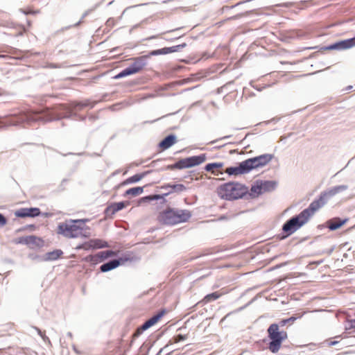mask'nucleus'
Masks as SVG:
<instances>
[{"label": "nucleus", "mask_w": 355, "mask_h": 355, "mask_svg": "<svg viewBox=\"0 0 355 355\" xmlns=\"http://www.w3.org/2000/svg\"><path fill=\"white\" fill-rule=\"evenodd\" d=\"M60 107L63 110L66 111V114L64 116H60L59 114L49 109H46L41 112H26V114L28 117L33 118L34 120H33L32 125L35 122L41 121L42 123H47L55 120H60L62 118L70 119L75 117L76 119L80 121H85L86 119L85 116H81L76 112H73L69 109V107H67L64 105H60Z\"/></svg>", "instance_id": "f03ea898"}, {"label": "nucleus", "mask_w": 355, "mask_h": 355, "mask_svg": "<svg viewBox=\"0 0 355 355\" xmlns=\"http://www.w3.org/2000/svg\"><path fill=\"white\" fill-rule=\"evenodd\" d=\"M326 342L327 343V345L329 346H334V345H337L339 343V341H337V340H334V341L326 340Z\"/></svg>", "instance_id": "a18cd8bd"}, {"label": "nucleus", "mask_w": 355, "mask_h": 355, "mask_svg": "<svg viewBox=\"0 0 355 355\" xmlns=\"http://www.w3.org/2000/svg\"><path fill=\"white\" fill-rule=\"evenodd\" d=\"M101 259L103 261L107 259L109 257H113L116 255V252L113 250H105L99 252Z\"/></svg>", "instance_id": "f704fd0d"}, {"label": "nucleus", "mask_w": 355, "mask_h": 355, "mask_svg": "<svg viewBox=\"0 0 355 355\" xmlns=\"http://www.w3.org/2000/svg\"><path fill=\"white\" fill-rule=\"evenodd\" d=\"M7 222V218L3 216V214L0 213V227H3L5 225H6Z\"/></svg>", "instance_id": "37998d69"}, {"label": "nucleus", "mask_w": 355, "mask_h": 355, "mask_svg": "<svg viewBox=\"0 0 355 355\" xmlns=\"http://www.w3.org/2000/svg\"><path fill=\"white\" fill-rule=\"evenodd\" d=\"M89 246L93 248H97V245H101L103 243V240L101 239H92L89 241Z\"/></svg>", "instance_id": "ea45409f"}, {"label": "nucleus", "mask_w": 355, "mask_h": 355, "mask_svg": "<svg viewBox=\"0 0 355 355\" xmlns=\"http://www.w3.org/2000/svg\"><path fill=\"white\" fill-rule=\"evenodd\" d=\"M82 102H83V106H85V107H89L90 108H93L94 107L95 104H96L95 102H91L88 99L85 100V101H83Z\"/></svg>", "instance_id": "79ce46f5"}, {"label": "nucleus", "mask_w": 355, "mask_h": 355, "mask_svg": "<svg viewBox=\"0 0 355 355\" xmlns=\"http://www.w3.org/2000/svg\"><path fill=\"white\" fill-rule=\"evenodd\" d=\"M157 161L152 162L151 164H154Z\"/></svg>", "instance_id": "5fc2aeb1"}, {"label": "nucleus", "mask_w": 355, "mask_h": 355, "mask_svg": "<svg viewBox=\"0 0 355 355\" xmlns=\"http://www.w3.org/2000/svg\"><path fill=\"white\" fill-rule=\"evenodd\" d=\"M67 336H68L69 337H70L71 338H72V336H72V334H71V332H68V333H67Z\"/></svg>", "instance_id": "8fccbe9b"}, {"label": "nucleus", "mask_w": 355, "mask_h": 355, "mask_svg": "<svg viewBox=\"0 0 355 355\" xmlns=\"http://www.w3.org/2000/svg\"><path fill=\"white\" fill-rule=\"evenodd\" d=\"M355 329V318L354 319H347L346 325L345 329L346 331Z\"/></svg>", "instance_id": "58836bf2"}, {"label": "nucleus", "mask_w": 355, "mask_h": 355, "mask_svg": "<svg viewBox=\"0 0 355 355\" xmlns=\"http://www.w3.org/2000/svg\"><path fill=\"white\" fill-rule=\"evenodd\" d=\"M51 67H52V68H55V67H56V66H55V64H52L51 65Z\"/></svg>", "instance_id": "603ef678"}, {"label": "nucleus", "mask_w": 355, "mask_h": 355, "mask_svg": "<svg viewBox=\"0 0 355 355\" xmlns=\"http://www.w3.org/2000/svg\"><path fill=\"white\" fill-rule=\"evenodd\" d=\"M272 157L273 155L271 154H263L247 159L246 161L251 171L252 169L264 166L272 160Z\"/></svg>", "instance_id": "f8f14e48"}, {"label": "nucleus", "mask_w": 355, "mask_h": 355, "mask_svg": "<svg viewBox=\"0 0 355 355\" xmlns=\"http://www.w3.org/2000/svg\"><path fill=\"white\" fill-rule=\"evenodd\" d=\"M148 58L149 55H147L133 58V62L116 75L114 78L119 79L139 72L146 66Z\"/></svg>", "instance_id": "9d476101"}, {"label": "nucleus", "mask_w": 355, "mask_h": 355, "mask_svg": "<svg viewBox=\"0 0 355 355\" xmlns=\"http://www.w3.org/2000/svg\"><path fill=\"white\" fill-rule=\"evenodd\" d=\"M85 108V106H83V102H72L71 103V107L69 108L71 110H76L80 111Z\"/></svg>", "instance_id": "e433bc0d"}, {"label": "nucleus", "mask_w": 355, "mask_h": 355, "mask_svg": "<svg viewBox=\"0 0 355 355\" xmlns=\"http://www.w3.org/2000/svg\"><path fill=\"white\" fill-rule=\"evenodd\" d=\"M217 194L220 198L227 200L243 198L247 195L250 197L252 196V193H249L246 186L236 182H229L221 184L217 189Z\"/></svg>", "instance_id": "7ed1b4c3"}, {"label": "nucleus", "mask_w": 355, "mask_h": 355, "mask_svg": "<svg viewBox=\"0 0 355 355\" xmlns=\"http://www.w3.org/2000/svg\"><path fill=\"white\" fill-rule=\"evenodd\" d=\"M166 169L169 170H174V169H183V168H187L185 164V162L184 159H181L176 162L173 164L168 165L166 167Z\"/></svg>", "instance_id": "cd10ccee"}, {"label": "nucleus", "mask_w": 355, "mask_h": 355, "mask_svg": "<svg viewBox=\"0 0 355 355\" xmlns=\"http://www.w3.org/2000/svg\"><path fill=\"white\" fill-rule=\"evenodd\" d=\"M144 192V187H136L128 189L125 191L124 193V196H137L141 194Z\"/></svg>", "instance_id": "bb28decb"}, {"label": "nucleus", "mask_w": 355, "mask_h": 355, "mask_svg": "<svg viewBox=\"0 0 355 355\" xmlns=\"http://www.w3.org/2000/svg\"><path fill=\"white\" fill-rule=\"evenodd\" d=\"M85 260L88 262H90L92 264L96 265L100 262H102L101 255L99 252L96 254L88 255L85 257Z\"/></svg>", "instance_id": "c85d7f7f"}, {"label": "nucleus", "mask_w": 355, "mask_h": 355, "mask_svg": "<svg viewBox=\"0 0 355 355\" xmlns=\"http://www.w3.org/2000/svg\"><path fill=\"white\" fill-rule=\"evenodd\" d=\"M249 172H250V171L246 159L239 163L236 166H230L225 169V173L229 175H243L248 173Z\"/></svg>", "instance_id": "2eb2a0df"}, {"label": "nucleus", "mask_w": 355, "mask_h": 355, "mask_svg": "<svg viewBox=\"0 0 355 355\" xmlns=\"http://www.w3.org/2000/svg\"><path fill=\"white\" fill-rule=\"evenodd\" d=\"M105 24L107 27L112 28L115 25V19L112 17H110L107 20Z\"/></svg>", "instance_id": "c03bdc74"}, {"label": "nucleus", "mask_w": 355, "mask_h": 355, "mask_svg": "<svg viewBox=\"0 0 355 355\" xmlns=\"http://www.w3.org/2000/svg\"><path fill=\"white\" fill-rule=\"evenodd\" d=\"M277 186V182L274 180H257L250 189L251 197H256L266 192L274 191Z\"/></svg>", "instance_id": "9b49d317"}, {"label": "nucleus", "mask_w": 355, "mask_h": 355, "mask_svg": "<svg viewBox=\"0 0 355 355\" xmlns=\"http://www.w3.org/2000/svg\"><path fill=\"white\" fill-rule=\"evenodd\" d=\"M206 154L184 158L187 168H191L203 163L206 160Z\"/></svg>", "instance_id": "6ab92c4d"}, {"label": "nucleus", "mask_w": 355, "mask_h": 355, "mask_svg": "<svg viewBox=\"0 0 355 355\" xmlns=\"http://www.w3.org/2000/svg\"><path fill=\"white\" fill-rule=\"evenodd\" d=\"M99 6V3L96 4L92 8H89L82 15L81 19L79 21L73 25V27L78 26L82 22L84 18H85L87 15H89L92 12L94 11Z\"/></svg>", "instance_id": "2f4dec72"}, {"label": "nucleus", "mask_w": 355, "mask_h": 355, "mask_svg": "<svg viewBox=\"0 0 355 355\" xmlns=\"http://www.w3.org/2000/svg\"><path fill=\"white\" fill-rule=\"evenodd\" d=\"M33 118L28 117L26 112L21 111L5 116H0V130L8 126H21L23 128L31 125Z\"/></svg>", "instance_id": "0eeeda50"}, {"label": "nucleus", "mask_w": 355, "mask_h": 355, "mask_svg": "<svg viewBox=\"0 0 355 355\" xmlns=\"http://www.w3.org/2000/svg\"><path fill=\"white\" fill-rule=\"evenodd\" d=\"M63 254L62 250L60 249H57L53 250L51 252H49L44 254V258L43 260H46V261H55L59 259Z\"/></svg>", "instance_id": "5701e85b"}, {"label": "nucleus", "mask_w": 355, "mask_h": 355, "mask_svg": "<svg viewBox=\"0 0 355 355\" xmlns=\"http://www.w3.org/2000/svg\"><path fill=\"white\" fill-rule=\"evenodd\" d=\"M165 310L162 309L159 311L157 314L152 316L150 318L147 320L141 327L137 329L138 334L142 331L147 330L154 324H155L164 315Z\"/></svg>", "instance_id": "f3484780"}, {"label": "nucleus", "mask_w": 355, "mask_h": 355, "mask_svg": "<svg viewBox=\"0 0 355 355\" xmlns=\"http://www.w3.org/2000/svg\"><path fill=\"white\" fill-rule=\"evenodd\" d=\"M177 141V137L175 135L171 134L164 137L159 143V147L162 150H166L171 147Z\"/></svg>", "instance_id": "aec40b11"}, {"label": "nucleus", "mask_w": 355, "mask_h": 355, "mask_svg": "<svg viewBox=\"0 0 355 355\" xmlns=\"http://www.w3.org/2000/svg\"><path fill=\"white\" fill-rule=\"evenodd\" d=\"M347 220V218L341 219L338 217L334 218L327 221V227L331 231L336 230L345 224Z\"/></svg>", "instance_id": "412c9836"}, {"label": "nucleus", "mask_w": 355, "mask_h": 355, "mask_svg": "<svg viewBox=\"0 0 355 355\" xmlns=\"http://www.w3.org/2000/svg\"><path fill=\"white\" fill-rule=\"evenodd\" d=\"M160 188L163 190H165L166 192L162 194H154L143 197L141 199V201L150 202L152 200H162V202L165 203L166 202L165 197L168 196L171 193H180L187 190V187L182 184H165L162 185Z\"/></svg>", "instance_id": "6e6552de"}, {"label": "nucleus", "mask_w": 355, "mask_h": 355, "mask_svg": "<svg viewBox=\"0 0 355 355\" xmlns=\"http://www.w3.org/2000/svg\"><path fill=\"white\" fill-rule=\"evenodd\" d=\"M126 206V202L121 201L119 202L112 203L107 206L105 209V214L106 217L112 218V216L119 211L123 209Z\"/></svg>", "instance_id": "a211bd4d"}, {"label": "nucleus", "mask_w": 355, "mask_h": 355, "mask_svg": "<svg viewBox=\"0 0 355 355\" xmlns=\"http://www.w3.org/2000/svg\"><path fill=\"white\" fill-rule=\"evenodd\" d=\"M355 46V38L352 37L347 40H340L332 44H330L326 47V50H346Z\"/></svg>", "instance_id": "4468645a"}, {"label": "nucleus", "mask_w": 355, "mask_h": 355, "mask_svg": "<svg viewBox=\"0 0 355 355\" xmlns=\"http://www.w3.org/2000/svg\"><path fill=\"white\" fill-rule=\"evenodd\" d=\"M165 54H168L166 47H164V48H162L160 49L151 51L147 55H149V58H150V56H155V55H165Z\"/></svg>", "instance_id": "c9c22d12"}, {"label": "nucleus", "mask_w": 355, "mask_h": 355, "mask_svg": "<svg viewBox=\"0 0 355 355\" xmlns=\"http://www.w3.org/2000/svg\"><path fill=\"white\" fill-rule=\"evenodd\" d=\"M6 55H0V58H6Z\"/></svg>", "instance_id": "3c124183"}, {"label": "nucleus", "mask_w": 355, "mask_h": 355, "mask_svg": "<svg viewBox=\"0 0 355 355\" xmlns=\"http://www.w3.org/2000/svg\"><path fill=\"white\" fill-rule=\"evenodd\" d=\"M15 215L19 218L28 217L27 208H21L17 210L15 213Z\"/></svg>", "instance_id": "4c0bfd02"}, {"label": "nucleus", "mask_w": 355, "mask_h": 355, "mask_svg": "<svg viewBox=\"0 0 355 355\" xmlns=\"http://www.w3.org/2000/svg\"><path fill=\"white\" fill-rule=\"evenodd\" d=\"M305 313H306V312L304 311L301 313L295 314V315L290 317L289 318L281 320L279 322V323H277V324H279V327H283L285 325H286L287 324H291L293 323L297 319L301 318Z\"/></svg>", "instance_id": "b1692460"}, {"label": "nucleus", "mask_w": 355, "mask_h": 355, "mask_svg": "<svg viewBox=\"0 0 355 355\" xmlns=\"http://www.w3.org/2000/svg\"><path fill=\"white\" fill-rule=\"evenodd\" d=\"M15 243L26 245L31 249L40 248L44 246V241L35 235L19 237L15 240Z\"/></svg>", "instance_id": "ddd939ff"}, {"label": "nucleus", "mask_w": 355, "mask_h": 355, "mask_svg": "<svg viewBox=\"0 0 355 355\" xmlns=\"http://www.w3.org/2000/svg\"><path fill=\"white\" fill-rule=\"evenodd\" d=\"M113 1H110L109 3H108V6L109 5H111Z\"/></svg>", "instance_id": "6e6d98bb"}, {"label": "nucleus", "mask_w": 355, "mask_h": 355, "mask_svg": "<svg viewBox=\"0 0 355 355\" xmlns=\"http://www.w3.org/2000/svg\"><path fill=\"white\" fill-rule=\"evenodd\" d=\"M223 166V162H212V163H208L205 166V170L206 171L211 172L213 174L218 175V173H216L214 171V169L220 168Z\"/></svg>", "instance_id": "a878e982"}, {"label": "nucleus", "mask_w": 355, "mask_h": 355, "mask_svg": "<svg viewBox=\"0 0 355 355\" xmlns=\"http://www.w3.org/2000/svg\"><path fill=\"white\" fill-rule=\"evenodd\" d=\"M150 172H151V171H144L141 173L135 174V175L127 178L126 180H125L121 183V185H125V184L137 182L140 181L144 177H146L147 175H148Z\"/></svg>", "instance_id": "4be33fe9"}, {"label": "nucleus", "mask_w": 355, "mask_h": 355, "mask_svg": "<svg viewBox=\"0 0 355 355\" xmlns=\"http://www.w3.org/2000/svg\"><path fill=\"white\" fill-rule=\"evenodd\" d=\"M191 217V214L187 209L168 208L159 213V220L163 224L173 225L187 222Z\"/></svg>", "instance_id": "39448f33"}, {"label": "nucleus", "mask_w": 355, "mask_h": 355, "mask_svg": "<svg viewBox=\"0 0 355 355\" xmlns=\"http://www.w3.org/2000/svg\"><path fill=\"white\" fill-rule=\"evenodd\" d=\"M187 338V335H182V334H178L177 336H175L171 340L169 341V343L168 345H166V346H164L163 348H162L157 355H160L162 352H166L168 346L170 344L174 343H178L180 341H183L184 340H186Z\"/></svg>", "instance_id": "393cba45"}, {"label": "nucleus", "mask_w": 355, "mask_h": 355, "mask_svg": "<svg viewBox=\"0 0 355 355\" xmlns=\"http://www.w3.org/2000/svg\"><path fill=\"white\" fill-rule=\"evenodd\" d=\"M28 217H36L40 215L41 211L37 207L27 208Z\"/></svg>", "instance_id": "72a5a7b5"}, {"label": "nucleus", "mask_w": 355, "mask_h": 355, "mask_svg": "<svg viewBox=\"0 0 355 355\" xmlns=\"http://www.w3.org/2000/svg\"><path fill=\"white\" fill-rule=\"evenodd\" d=\"M130 260L129 257H123L116 259H112L109 261L104 263L100 266V270L102 272H107L113 269L116 268L120 265L123 264L125 261Z\"/></svg>", "instance_id": "dca6fc26"}, {"label": "nucleus", "mask_w": 355, "mask_h": 355, "mask_svg": "<svg viewBox=\"0 0 355 355\" xmlns=\"http://www.w3.org/2000/svg\"><path fill=\"white\" fill-rule=\"evenodd\" d=\"M230 136H225L224 137L222 138V139H226V138H229Z\"/></svg>", "instance_id": "864d4df0"}, {"label": "nucleus", "mask_w": 355, "mask_h": 355, "mask_svg": "<svg viewBox=\"0 0 355 355\" xmlns=\"http://www.w3.org/2000/svg\"><path fill=\"white\" fill-rule=\"evenodd\" d=\"M186 46H187V44L182 43L179 45L166 47V50H167L168 53H174V52L180 51L182 49H184Z\"/></svg>", "instance_id": "473e14b6"}, {"label": "nucleus", "mask_w": 355, "mask_h": 355, "mask_svg": "<svg viewBox=\"0 0 355 355\" xmlns=\"http://www.w3.org/2000/svg\"><path fill=\"white\" fill-rule=\"evenodd\" d=\"M243 212H244L243 211H237V210L235 209H234V211H230L226 214H224V215L221 216L220 217V218L221 220L230 219V218H234V217H235V216H238L240 214H242Z\"/></svg>", "instance_id": "7c9ffc66"}, {"label": "nucleus", "mask_w": 355, "mask_h": 355, "mask_svg": "<svg viewBox=\"0 0 355 355\" xmlns=\"http://www.w3.org/2000/svg\"><path fill=\"white\" fill-rule=\"evenodd\" d=\"M220 294L218 292H214L210 294L207 295L203 300H202V302L203 304H207L208 302L214 301L217 299H218L220 297Z\"/></svg>", "instance_id": "c756f323"}, {"label": "nucleus", "mask_w": 355, "mask_h": 355, "mask_svg": "<svg viewBox=\"0 0 355 355\" xmlns=\"http://www.w3.org/2000/svg\"><path fill=\"white\" fill-rule=\"evenodd\" d=\"M29 257L32 259V260H34V261H46V260H43L42 259L44 258V255H39V254H31L29 255Z\"/></svg>", "instance_id": "a19ab883"}, {"label": "nucleus", "mask_w": 355, "mask_h": 355, "mask_svg": "<svg viewBox=\"0 0 355 355\" xmlns=\"http://www.w3.org/2000/svg\"><path fill=\"white\" fill-rule=\"evenodd\" d=\"M39 12L38 10L37 11H33L31 10H28V11L25 12V14L28 15V14H35V13H37Z\"/></svg>", "instance_id": "de8ad7c7"}, {"label": "nucleus", "mask_w": 355, "mask_h": 355, "mask_svg": "<svg viewBox=\"0 0 355 355\" xmlns=\"http://www.w3.org/2000/svg\"><path fill=\"white\" fill-rule=\"evenodd\" d=\"M268 336L270 339L268 349L272 353H277L284 340L287 339L288 334L285 331H279V324H271L267 329Z\"/></svg>", "instance_id": "423d86ee"}, {"label": "nucleus", "mask_w": 355, "mask_h": 355, "mask_svg": "<svg viewBox=\"0 0 355 355\" xmlns=\"http://www.w3.org/2000/svg\"><path fill=\"white\" fill-rule=\"evenodd\" d=\"M348 189L347 185L342 184L335 186L331 187L326 191L322 192L318 199L313 200L311 204L314 207V208L318 211L321 207H322L324 205L327 203V202L335 195L343 192Z\"/></svg>", "instance_id": "1a4fd4ad"}, {"label": "nucleus", "mask_w": 355, "mask_h": 355, "mask_svg": "<svg viewBox=\"0 0 355 355\" xmlns=\"http://www.w3.org/2000/svg\"><path fill=\"white\" fill-rule=\"evenodd\" d=\"M35 329L37 331L38 334L43 338L44 340H45L44 337L42 336L41 330L38 328H35Z\"/></svg>", "instance_id": "09e8293b"}, {"label": "nucleus", "mask_w": 355, "mask_h": 355, "mask_svg": "<svg viewBox=\"0 0 355 355\" xmlns=\"http://www.w3.org/2000/svg\"><path fill=\"white\" fill-rule=\"evenodd\" d=\"M317 211L313 205L311 203L309 207L302 211L299 214L291 217L286 221L282 226V231L286 235L281 237L282 239H286L304 224H306L309 218Z\"/></svg>", "instance_id": "f257e3e1"}, {"label": "nucleus", "mask_w": 355, "mask_h": 355, "mask_svg": "<svg viewBox=\"0 0 355 355\" xmlns=\"http://www.w3.org/2000/svg\"><path fill=\"white\" fill-rule=\"evenodd\" d=\"M108 243L106 241H103V243L101 245H97V248H107Z\"/></svg>", "instance_id": "49530a36"}, {"label": "nucleus", "mask_w": 355, "mask_h": 355, "mask_svg": "<svg viewBox=\"0 0 355 355\" xmlns=\"http://www.w3.org/2000/svg\"><path fill=\"white\" fill-rule=\"evenodd\" d=\"M87 219L69 220L58 225V233L66 238H78L85 235L83 231Z\"/></svg>", "instance_id": "20e7f679"}]
</instances>
